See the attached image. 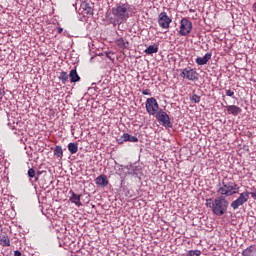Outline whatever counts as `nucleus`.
<instances>
[{
  "instance_id": "nucleus-1",
  "label": "nucleus",
  "mask_w": 256,
  "mask_h": 256,
  "mask_svg": "<svg viewBox=\"0 0 256 256\" xmlns=\"http://www.w3.org/2000/svg\"><path fill=\"white\" fill-rule=\"evenodd\" d=\"M239 189L237 183L229 181V179H223L222 183L219 184L217 193L221 195V197H232V195H237V193H239Z\"/></svg>"
},
{
  "instance_id": "nucleus-2",
  "label": "nucleus",
  "mask_w": 256,
  "mask_h": 256,
  "mask_svg": "<svg viewBox=\"0 0 256 256\" xmlns=\"http://www.w3.org/2000/svg\"><path fill=\"white\" fill-rule=\"evenodd\" d=\"M129 9L130 6L129 4L125 3H120L117 4L115 7L112 8V15L115 18V21L117 23H125L130 17L129 15Z\"/></svg>"
},
{
  "instance_id": "nucleus-3",
  "label": "nucleus",
  "mask_w": 256,
  "mask_h": 256,
  "mask_svg": "<svg viewBox=\"0 0 256 256\" xmlns=\"http://www.w3.org/2000/svg\"><path fill=\"white\" fill-rule=\"evenodd\" d=\"M229 207V201L225 196H218L213 200V210L212 213L217 217H222V215L227 213V208Z\"/></svg>"
},
{
  "instance_id": "nucleus-4",
  "label": "nucleus",
  "mask_w": 256,
  "mask_h": 256,
  "mask_svg": "<svg viewBox=\"0 0 256 256\" xmlns=\"http://www.w3.org/2000/svg\"><path fill=\"white\" fill-rule=\"evenodd\" d=\"M191 31H193V23L187 18H182L180 21L179 34L182 37H187Z\"/></svg>"
},
{
  "instance_id": "nucleus-5",
  "label": "nucleus",
  "mask_w": 256,
  "mask_h": 256,
  "mask_svg": "<svg viewBox=\"0 0 256 256\" xmlns=\"http://www.w3.org/2000/svg\"><path fill=\"white\" fill-rule=\"evenodd\" d=\"M156 119L157 121H160L164 127H168L171 129L173 127V124L171 123V118L169 117V114L162 109L158 110L156 113Z\"/></svg>"
},
{
  "instance_id": "nucleus-6",
  "label": "nucleus",
  "mask_w": 256,
  "mask_h": 256,
  "mask_svg": "<svg viewBox=\"0 0 256 256\" xmlns=\"http://www.w3.org/2000/svg\"><path fill=\"white\" fill-rule=\"evenodd\" d=\"M249 195H251V193L248 191L240 193L239 197L231 203L232 209L236 210L245 205V203L249 201Z\"/></svg>"
},
{
  "instance_id": "nucleus-7",
  "label": "nucleus",
  "mask_w": 256,
  "mask_h": 256,
  "mask_svg": "<svg viewBox=\"0 0 256 256\" xmlns=\"http://www.w3.org/2000/svg\"><path fill=\"white\" fill-rule=\"evenodd\" d=\"M146 111L150 115H157V110L159 109V103H157V99L155 98H148L146 100Z\"/></svg>"
},
{
  "instance_id": "nucleus-8",
  "label": "nucleus",
  "mask_w": 256,
  "mask_h": 256,
  "mask_svg": "<svg viewBox=\"0 0 256 256\" xmlns=\"http://www.w3.org/2000/svg\"><path fill=\"white\" fill-rule=\"evenodd\" d=\"M180 75L183 79H187L188 81H197L199 79V73L192 68L183 69Z\"/></svg>"
},
{
  "instance_id": "nucleus-9",
  "label": "nucleus",
  "mask_w": 256,
  "mask_h": 256,
  "mask_svg": "<svg viewBox=\"0 0 256 256\" xmlns=\"http://www.w3.org/2000/svg\"><path fill=\"white\" fill-rule=\"evenodd\" d=\"M172 21L166 12H161L158 16V24L162 29H169Z\"/></svg>"
},
{
  "instance_id": "nucleus-10",
  "label": "nucleus",
  "mask_w": 256,
  "mask_h": 256,
  "mask_svg": "<svg viewBox=\"0 0 256 256\" xmlns=\"http://www.w3.org/2000/svg\"><path fill=\"white\" fill-rule=\"evenodd\" d=\"M125 141H129L130 143H137L139 138L136 136H131L129 133H124L121 138L118 139V143H123Z\"/></svg>"
},
{
  "instance_id": "nucleus-11",
  "label": "nucleus",
  "mask_w": 256,
  "mask_h": 256,
  "mask_svg": "<svg viewBox=\"0 0 256 256\" xmlns=\"http://www.w3.org/2000/svg\"><path fill=\"white\" fill-rule=\"evenodd\" d=\"M211 53H206L203 57H197L195 62L198 65H207V63H209V61H211Z\"/></svg>"
},
{
  "instance_id": "nucleus-12",
  "label": "nucleus",
  "mask_w": 256,
  "mask_h": 256,
  "mask_svg": "<svg viewBox=\"0 0 256 256\" xmlns=\"http://www.w3.org/2000/svg\"><path fill=\"white\" fill-rule=\"evenodd\" d=\"M95 183L100 187H107L109 185V180H107V176L100 175L95 179Z\"/></svg>"
},
{
  "instance_id": "nucleus-13",
  "label": "nucleus",
  "mask_w": 256,
  "mask_h": 256,
  "mask_svg": "<svg viewBox=\"0 0 256 256\" xmlns=\"http://www.w3.org/2000/svg\"><path fill=\"white\" fill-rule=\"evenodd\" d=\"M71 197H70V201L71 203H74V205H76L77 207H81V195L76 194L73 191L69 192Z\"/></svg>"
},
{
  "instance_id": "nucleus-14",
  "label": "nucleus",
  "mask_w": 256,
  "mask_h": 256,
  "mask_svg": "<svg viewBox=\"0 0 256 256\" xmlns=\"http://www.w3.org/2000/svg\"><path fill=\"white\" fill-rule=\"evenodd\" d=\"M69 79H70V83H79V81H81V77L79 76V74L77 73L76 69H72L68 75Z\"/></svg>"
},
{
  "instance_id": "nucleus-15",
  "label": "nucleus",
  "mask_w": 256,
  "mask_h": 256,
  "mask_svg": "<svg viewBox=\"0 0 256 256\" xmlns=\"http://www.w3.org/2000/svg\"><path fill=\"white\" fill-rule=\"evenodd\" d=\"M128 169V175H131L132 177H139V173H141V169L137 166H127Z\"/></svg>"
},
{
  "instance_id": "nucleus-16",
  "label": "nucleus",
  "mask_w": 256,
  "mask_h": 256,
  "mask_svg": "<svg viewBox=\"0 0 256 256\" xmlns=\"http://www.w3.org/2000/svg\"><path fill=\"white\" fill-rule=\"evenodd\" d=\"M242 256H256V246L250 245L242 251Z\"/></svg>"
},
{
  "instance_id": "nucleus-17",
  "label": "nucleus",
  "mask_w": 256,
  "mask_h": 256,
  "mask_svg": "<svg viewBox=\"0 0 256 256\" xmlns=\"http://www.w3.org/2000/svg\"><path fill=\"white\" fill-rule=\"evenodd\" d=\"M226 109L230 113V115H234V117H237V115L241 113V108L235 105H229L226 107Z\"/></svg>"
},
{
  "instance_id": "nucleus-18",
  "label": "nucleus",
  "mask_w": 256,
  "mask_h": 256,
  "mask_svg": "<svg viewBox=\"0 0 256 256\" xmlns=\"http://www.w3.org/2000/svg\"><path fill=\"white\" fill-rule=\"evenodd\" d=\"M158 51H159V46H157V44H153L147 47L144 53H146V55H153V53H158Z\"/></svg>"
},
{
  "instance_id": "nucleus-19",
  "label": "nucleus",
  "mask_w": 256,
  "mask_h": 256,
  "mask_svg": "<svg viewBox=\"0 0 256 256\" xmlns=\"http://www.w3.org/2000/svg\"><path fill=\"white\" fill-rule=\"evenodd\" d=\"M0 245H2L3 247H9L11 245V240H9V236H0Z\"/></svg>"
},
{
  "instance_id": "nucleus-20",
  "label": "nucleus",
  "mask_w": 256,
  "mask_h": 256,
  "mask_svg": "<svg viewBox=\"0 0 256 256\" xmlns=\"http://www.w3.org/2000/svg\"><path fill=\"white\" fill-rule=\"evenodd\" d=\"M68 151L71 153V155H75L77 151H79V145L77 143H69L68 144Z\"/></svg>"
},
{
  "instance_id": "nucleus-21",
  "label": "nucleus",
  "mask_w": 256,
  "mask_h": 256,
  "mask_svg": "<svg viewBox=\"0 0 256 256\" xmlns=\"http://www.w3.org/2000/svg\"><path fill=\"white\" fill-rule=\"evenodd\" d=\"M54 155L58 157V159L63 158V148L61 146H56L54 148Z\"/></svg>"
},
{
  "instance_id": "nucleus-22",
  "label": "nucleus",
  "mask_w": 256,
  "mask_h": 256,
  "mask_svg": "<svg viewBox=\"0 0 256 256\" xmlns=\"http://www.w3.org/2000/svg\"><path fill=\"white\" fill-rule=\"evenodd\" d=\"M58 79L63 83V85H65V83L69 81V75L67 74V72H61Z\"/></svg>"
},
{
  "instance_id": "nucleus-23",
  "label": "nucleus",
  "mask_w": 256,
  "mask_h": 256,
  "mask_svg": "<svg viewBox=\"0 0 256 256\" xmlns=\"http://www.w3.org/2000/svg\"><path fill=\"white\" fill-rule=\"evenodd\" d=\"M190 101H191V103H200L201 102V96H199L197 94H193L190 97Z\"/></svg>"
},
{
  "instance_id": "nucleus-24",
  "label": "nucleus",
  "mask_w": 256,
  "mask_h": 256,
  "mask_svg": "<svg viewBox=\"0 0 256 256\" xmlns=\"http://www.w3.org/2000/svg\"><path fill=\"white\" fill-rule=\"evenodd\" d=\"M83 7H84V11H86L88 15H93V7H91V5L83 4Z\"/></svg>"
},
{
  "instance_id": "nucleus-25",
  "label": "nucleus",
  "mask_w": 256,
  "mask_h": 256,
  "mask_svg": "<svg viewBox=\"0 0 256 256\" xmlns=\"http://www.w3.org/2000/svg\"><path fill=\"white\" fill-rule=\"evenodd\" d=\"M199 255H201V251L199 250H190L188 251V254H187V256H199Z\"/></svg>"
},
{
  "instance_id": "nucleus-26",
  "label": "nucleus",
  "mask_w": 256,
  "mask_h": 256,
  "mask_svg": "<svg viewBox=\"0 0 256 256\" xmlns=\"http://www.w3.org/2000/svg\"><path fill=\"white\" fill-rule=\"evenodd\" d=\"M28 177H30L31 179H33V177H35V169L30 168L28 170Z\"/></svg>"
},
{
  "instance_id": "nucleus-27",
  "label": "nucleus",
  "mask_w": 256,
  "mask_h": 256,
  "mask_svg": "<svg viewBox=\"0 0 256 256\" xmlns=\"http://www.w3.org/2000/svg\"><path fill=\"white\" fill-rule=\"evenodd\" d=\"M206 207H210L213 211V200L212 199H207L206 200Z\"/></svg>"
},
{
  "instance_id": "nucleus-28",
  "label": "nucleus",
  "mask_w": 256,
  "mask_h": 256,
  "mask_svg": "<svg viewBox=\"0 0 256 256\" xmlns=\"http://www.w3.org/2000/svg\"><path fill=\"white\" fill-rule=\"evenodd\" d=\"M226 95L227 97H233L235 95V92L231 89L226 90Z\"/></svg>"
},
{
  "instance_id": "nucleus-29",
  "label": "nucleus",
  "mask_w": 256,
  "mask_h": 256,
  "mask_svg": "<svg viewBox=\"0 0 256 256\" xmlns=\"http://www.w3.org/2000/svg\"><path fill=\"white\" fill-rule=\"evenodd\" d=\"M117 45H119L120 47H123L125 45V42L123 41V39H118Z\"/></svg>"
},
{
  "instance_id": "nucleus-30",
  "label": "nucleus",
  "mask_w": 256,
  "mask_h": 256,
  "mask_svg": "<svg viewBox=\"0 0 256 256\" xmlns=\"http://www.w3.org/2000/svg\"><path fill=\"white\" fill-rule=\"evenodd\" d=\"M142 95H151V91L149 89L142 90Z\"/></svg>"
},
{
  "instance_id": "nucleus-31",
  "label": "nucleus",
  "mask_w": 256,
  "mask_h": 256,
  "mask_svg": "<svg viewBox=\"0 0 256 256\" xmlns=\"http://www.w3.org/2000/svg\"><path fill=\"white\" fill-rule=\"evenodd\" d=\"M250 195H251L252 199H254V201H256V189H254L253 192H250Z\"/></svg>"
},
{
  "instance_id": "nucleus-32",
  "label": "nucleus",
  "mask_w": 256,
  "mask_h": 256,
  "mask_svg": "<svg viewBox=\"0 0 256 256\" xmlns=\"http://www.w3.org/2000/svg\"><path fill=\"white\" fill-rule=\"evenodd\" d=\"M21 255H22L21 251L19 250L14 251V256H21Z\"/></svg>"
},
{
  "instance_id": "nucleus-33",
  "label": "nucleus",
  "mask_w": 256,
  "mask_h": 256,
  "mask_svg": "<svg viewBox=\"0 0 256 256\" xmlns=\"http://www.w3.org/2000/svg\"><path fill=\"white\" fill-rule=\"evenodd\" d=\"M58 33H63V28H59Z\"/></svg>"
},
{
  "instance_id": "nucleus-34",
  "label": "nucleus",
  "mask_w": 256,
  "mask_h": 256,
  "mask_svg": "<svg viewBox=\"0 0 256 256\" xmlns=\"http://www.w3.org/2000/svg\"><path fill=\"white\" fill-rule=\"evenodd\" d=\"M5 94V91L0 90V95Z\"/></svg>"
},
{
  "instance_id": "nucleus-35",
  "label": "nucleus",
  "mask_w": 256,
  "mask_h": 256,
  "mask_svg": "<svg viewBox=\"0 0 256 256\" xmlns=\"http://www.w3.org/2000/svg\"><path fill=\"white\" fill-rule=\"evenodd\" d=\"M190 12L193 13V10L190 9Z\"/></svg>"
}]
</instances>
